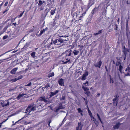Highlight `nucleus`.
<instances>
[{"instance_id": "1", "label": "nucleus", "mask_w": 130, "mask_h": 130, "mask_svg": "<svg viewBox=\"0 0 130 130\" xmlns=\"http://www.w3.org/2000/svg\"><path fill=\"white\" fill-rule=\"evenodd\" d=\"M65 57L64 59H66V61H63V62L64 64L67 63L68 62L70 61V59H68V57L69 56H70L71 55V50H67L65 51Z\"/></svg>"}, {"instance_id": "2", "label": "nucleus", "mask_w": 130, "mask_h": 130, "mask_svg": "<svg viewBox=\"0 0 130 130\" xmlns=\"http://www.w3.org/2000/svg\"><path fill=\"white\" fill-rule=\"evenodd\" d=\"M122 52L124 54L123 55V58L124 59V60H125L126 58L127 54L129 52V50L128 49L125 48L124 46L123 47Z\"/></svg>"}, {"instance_id": "3", "label": "nucleus", "mask_w": 130, "mask_h": 130, "mask_svg": "<svg viewBox=\"0 0 130 130\" xmlns=\"http://www.w3.org/2000/svg\"><path fill=\"white\" fill-rule=\"evenodd\" d=\"M114 97L115 98L113 99L112 100V101L113 102V104L117 106L118 103V98L119 97V96L117 94H116L114 96Z\"/></svg>"}, {"instance_id": "4", "label": "nucleus", "mask_w": 130, "mask_h": 130, "mask_svg": "<svg viewBox=\"0 0 130 130\" xmlns=\"http://www.w3.org/2000/svg\"><path fill=\"white\" fill-rule=\"evenodd\" d=\"M82 88L85 91V93L86 94L87 97H88L90 94V92L89 91V89L87 87H84L83 85Z\"/></svg>"}, {"instance_id": "5", "label": "nucleus", "mask_w": 130, "mask_h": 130, "mask_svg": "<svg viewBox=\"0 0 130 130\" xmlns=\"http://www.w3.org/2000/svg\"><path fill=\"white\" fill-rule=\"evenodd\" d=\"M35 2L36 4L38 3V7L41 6L43 5V3H46V2L45 1H42L41 0H35Z\"/></svg>"}, {"instance_id": "6", "label": "nucleus", "mask_w": 130, "mask_h": 130, "mask_svg": "<svg viewBox=\"0 0 130 130\" xmlns=\"http://www.w3.org/2000/svg\"><path fill=\"white\" fill-rule=\"evenodd\" d=\"M94 0H89L88 3V9L94 3Z\"/></svg>"}, {"instance_id": "7", "label": "nucleus", "mask_w": 130, "mask_h": 130, "mask_svg": "<svg viewBox=\"0 0 130 130\" xmlns=\"http://www.w3.org/2000/svg\"><path fill=\"white\" fill-rule=\"evenodd\" d=\"M58 82L60 85L61 86H64V79H63L61 78L58 80Z\"/></svg>"}, {"instance_id": "8", "label": "nucleus", "mask_w": 130, "mask_h": 130, "mask_svg": "<svg viewBox=\"0 0 130 130\" xmlns=\"http://www.w3.org/2000/svg\"><path fill=\"white\" fill-rule=\"evenodd\" d=\"M83 124L81 123V122H78V126L76 127V130H82V127L83 126Z\"/></svg>"}, {"instance_id": "9", "label": "nucleus", "mask_w": 130, "mask_h": 130, "mask_svg": "<svg viewBox=\"0 0 130 130\" xmlns=\"http://www.w3.org/2000/svg\"><path fill=\"white\" fill-rule=\"evenodd\" d=\"M102 62L101 60L98 61L96 63L94 64V66L96 67L100 68L102 64Z\"/></svg>"}, {"instance_id": "10", "label": "nucleus", "mask_w": 130, "mask_h": 130, "mask_svg": "<svg viewBox=\"0 0 130 130\" xmlns=\"http://www.w3.org/2000/svg\"><path fill=\"white\" fill-rule=\"evenodd\" d=\"M31 107L32 106H31V105L28 106L27 108L26 109L25 113H28V114L30 113L31 111H30L31 109V108H31Z\"/></svg>"}, {"instance_id": "11", "label": "nucleus", "mask_w": 130, "mask_h": 130, "mask_svg": "<svg viewBox=\"0 0 130 130\" xmlns=\"http://www.w3.org/2000/svg\"><path fill=\"white\" fill-rule=\"evenodd\" d=\"M59 91L57 90H56L55 91L53 92H51V94L50 95V97H52V96H53L54 95L56 94H57L58 92Z\"/></svg>"}, {"instance_id": "12", "label": "nucleus", "mask_w": 130, "mask_h": 130, "mask_svg": "<svg viewBox=\"0 0 130 130\" xmlns=\"http://www.w3.org/2000/svg\"><path fill=\"white\" fill-rule=\"evenodd\" d=\"M18 69V68H13L10 71V73L12 74H14Z\"/></svg>"}, {"instance_id": "13", "label": "nucleus", "mask_w": 130, "mask_h": 130, "mask_svg": "<svg viewBox=\"0 0 130 130\" xmlns=\"http://www.w3.org/2000/svg\"><path fill=\"white\" fill-rule=\"evenodd\" d=\"M88 112L89 115H90V117L91 118H92L93 119H94L95 120V118H94V117L92 115V114L90 110L88 108Z\"/></svg>"}, {"instance_id": "14", "label": "nucleus", "mask_w": 130, "mask_h": 130, "mask_svg": "<svg viewBox=\"0 0 130 130\" xmlns=\"http://www.w3.org/2000/svg\"><path fill=\"white\" fill-rule=\"evenodd\" d=\"M120 125V123H117L116 125L114 126L113 128L114 129H117L119 128Z\"/></svg>"}, {"instance_id": "15", "label": "nucleus", "mask_w": 130, "mask_h": 130, "mask_svg": "<svg viewBox=\"0 0 130 130\" xmlns=\"http://www.w3.org/2000/svg\"><path fill=\"white\" fill-rule=\"evenodd\" d=\"M39 99L40 100L43 101L45 102H47V101L46 100L44 96H43V97H40Z\"/></svg>"}, {"instance_id": "16", "label": "nucleus", "mask_w": 130, "mask_h": 130, "mask_svg": "<svg viewBox=\"0 0 130 130\" xmlns=\"http://www.w3.org/2000/svg\"><path fill=\"white\" fill-rule=\"evenodd\" d=\"M29 45L30 44L29 43H26L23 47V48L24 49H26L29 46Z\"/></svg>"}, {"instance_id": "17", "label": "nucleus", "mask_w": 130, "mask_h": 130, "mask_svg": "<svg viewBox=\"0 0 130 130\" xmlns=\"http://www.w3.org/2000/svg\"><path fill=\"white\" fill-rule=\"evenodd\" d=\"M25 95V94H21L20 93L19 95L17 96V98L18 99H20L21 97H23V95Z\"/></svg>"}, {"instance_id": "18", "label": "nucleus", "mask_w": 130, "mask_h": 130, "mask_svg": "<svg viewBox=\"0 0 130 130\" xmlns=\"http://www.w3.org/2000/svg\"><path fill=\"white\" fill-rule=\"evenodd\" d=\"M102 31H103V29H101L100 30L98 31V32H96L95 33L93 34V35L95 36L98 35L100 34H101V33H102Z\"/></svg>"}, {"instance_id": "19", "label": "nucleus", "mask_w": 130, "mask_h": 130, "mask_svg": "<svg viewBox=\"0 0 130 130\" xmlns=\"http://www.w3.org/2000/svg\"><path fill=\"white\" fill-rule=\"evenodd\" d=\"M6 102H7V103H5V102L3 103V104L2 105V106L3 107L9 105V103L8 101H7Z\"/></svg>"}, {"instance_id": "20", "label": "nucleus", "mask_w": 130, "mask_h": 130, "mask_svg": "<svg viewBox=\"0 0 130 130\" xmlns=\"http://www.w3.org/2000/svg\"><path fill=\"white\" fill-rule=\"evenodd\" d=\"M56 9V8H55L54 10H51L50 12L51 13L50 15H53L55 13Z\"/></svg>"}, {"instance_id": "21", "label": "nucleus", "mask_w": 130, "mask_h": 130, "mask_svg": "<svg viewBox=\"0 0 130 130\" xmlns=\"http://www.w3.org/2000/svg\"><path fill=\"white\" fill-rule=\"evenodd\" d=\"M57 19V18L56 17H55L54 19V21L52 25L53 26H55L56 25V24L57 23V22L56 21Z\"/></svg>"}, {"instance_id": "22", "label": "nucleus", "mask_w": 130, "mask_h": 130, "mask_svg": "<svg viewBox=\"0 0 130 130\" xmlns=\"http://www.w3.org/2000/svg\"><path fill=\"white\" fill-rule=\"evenodd\" d=\"M125 71L127 72H130V64L128 65Z\"/></svg>"}, {"instance_id": "23", "label": "nucleus", "mask_w": 130, "mask_h": 130, "mask_svg": "<svg viewBox=\"0 0 130 130\" xmlns=\"http://www.w3.org/2000/svg\"><path fill=\"white\" fill-rule=\"evenodd\" d=\"M58 40V42H59L61 43H62L64 42V41H66V40H62L60 38H59L57 39Z\"/></svg>"}, {"instance_id": "24", "label": "nucleus", "mask_w": 130, "mask_h": 130, "mask_svg": "<svg viewBox=\"0 0 130 130\" xmlns=\"http://www.w3.org/2000/svg\"><path fill=\"white\" fill-rule=\"evenodd\" d=\"M54 74L53 72L49 73L48 75V77L50 78L54 76Z\"/></svg>"}, {"instance_id": "25", "label": "nucleus", "mask_w": 130, "mask_h": 130, "mask_svg": "<svg viewBox=\"0 0 130 130\" xmlns=\"http://www.w3.org/2000/svg\"><path fill=\"white\" fill-rule=\"evenodd\" d=\"M48 13V11L46 12L45 11L44 12V13L43 14H42V16L43 17L45 18L46 16L47 15Z\"/></svg>"}, {"instance_id": "26", "label": "nucleus", "mask_w": 130, "mask_h": 130, "mask_svg": "<svg viewBox=\"0 0 130 130\" xmlns=\"http://www.w3.org/2000/svg\"><path fill=\"white\" fill-rule=\"evenodd\" d=\"M73 53L74 55H78V53H79V52L75 50L73 51Z\"/></svg>"}, {"instance_id": "27", "label": "nucleus", "mask_w": 130, "mask_h": 130, "mask_svg": "<svg viewBox=\"0 0 130 130\" xmlns=\"http://www.w3.org/2000/svg\"><path fill=\"white\" fill-rule=\"evenodd\" d=\"M57 42H58V40L57 39H56L54 41L53 40H52L51 44H55Z\"/></svg>"}, {"instance_id": "28", "label": "nucleus", "mask_w": 130, "mask_h": 130, "mask_svg": "<svg viewBox=\"0 0 130 130\" xmlns=\"http://www.w3.org/2000/svg\"><path fill=\"white\" fill-rule=\"evenodd\" d=\"M64 109V107L62 106V105L59 106L58 108L56 109V111H57L59 109Z\"/></svg>"}, {"instance_id": "29", "label": "nucleus", "mask_w": 130, "mask_h": 130, "mask_svg": "<svg viewBox=\"0 0 130 130\" xmlns=\"http://www.w3.org/2000/svg\"><path fill=\"white\" fill-rule=\"evenodd\" d=\"M119 70L121 73H122V72L124 73L123 72H122V70L123 68V67L121 65H120L119 66Z\"/></svg>"}, {"instance_id": "30", "label": "nucleus", "mask_w": 130, "mask_h": 130, "mask_svg": "<svg viewBox=\"0 0 130 130\" xmlns=\"http://www.w3.org/2000/svg\"><path fill=\"white\" fill-rule=\"evenodd\" d=\"M35 55L36 53L34 52H32L30 54L31 56L33 58H35Z\"/></svg>"}, {"instance_id": "31", "label": "nucleus", "mask_w": 130, "mask_h": 130, "mask_svg": "<svg viewBox=\"0 0 130 130\" xmlns=\"http://www.w3.org/2000/svg\"><path fill=\"white\" fill-rule=\"evenodd\" d=\"M31 106H32L31 108V110L30 111H32L34 110H36V107L35 106H33V105H31Z\"/></svg>"}, {"instance_id": "32", "label": "nucleus", "mask_w": 130, "mask_h": 130, "mask_svg": "<svg viewBox=\"0 0 130 130\" xmlns=\"http://www.w3.org/2000/svg\"><path fill=\"white\" fill-rule=\"evenodd\" d=\"M97 116L98 117L99 119L100 120L101 123H102V124H103V121H102V120L100 117L98 113H97Z\"/></svg>"}, {"instance_id": "33", "label": "nucleus", "mask_w": 130, "mask_h": 130, "mask_svg": "<svg viewBox=\"0 0 130 130\" xmlns=\"http://www.w3.org/2000/svg\"><path fill=\"white\" fill-rule=\"evenodd\" d=\"M45 31V29H44L43 30H41L40 32L39 35L38 36H41Z\"/></svg>"}, {"instance_id": "34", "label": "nucleus", "mask_w": 130, "mask_h": 130, "mask_svg": "<svg viewBox=\"0 0 130 130\" xmlns=\"http://www.w3.org/2000/svg\"><path fill=\"white\" fill-rule=\"evenodd\" d=\"M24 12L25 11H24L23 12H21L20 14L18 16V17L20 18L21 17L23 14Z\"/></svg>"}, {"instance_id": "35", "label": "nucleus", "mask_w": 130, "mask_h": 130, "mask_svg": "<svg viewBox=\"0 0 130 130\" xmlns=\"http://www.w3.org/2000/svg\"><path fill=\"white\" fill-rule=\"evenodd\" d=\"M86 76L85 74H84L82 76L81 79L83 80H84L86 79Z\"/></svg>"}, {"instance_id": "36", "label": "nucleus", "mask_w": 130, "mask_h": 130, "mask_svg": "<svg viewBox=\"0 0 130 130\" xmlns=\"http://www.w3.org/2000/svg\"><path fill=\"white\" fill-rule=\"evenodd\" d=\"M77 110L78 111V113H82L83 112V111L82 110L81 108H79L77 109Z\"/></svg>"}, {"instance_id": "37", "label": "nucleus", "mask_w": 130, "mask_h": 130, "mask_svg": "<svg viewBox=\"0 0 130 130\" xmlns=\"http://www.w3.org/2000/svg\"><path fill=\"white\" fill-rule=\"evenodd\" d=\"M82 98L84 99V100L85 101V104L86 105H87L88 103V101L87 100V99L86 98H84L83 97Z\"/></svg>"}, {"instance_id": "38", "label": "nucleus", "mask_w": 130, "mask_h": 130, "mask_svg": "<svg viewBox=\"0 0 130 130\" xmlns=\"http://www.w3.org/2000/svg\"><path fill=\"white\" fill-rule=\"evenodd\" d=\"M96 8V7H95L92 10V11L91 12V13L92 14V15L93 16V15L94 14V12L95 11V9Z\"/></svg>"}, {"instance_id": "39", "label": "nucleus", "mask_w": 130, "mask_h": 130, "mask_svg": "<svg viewBox=\"0 0 130 130\" xmlns=\"http://www.w3.org/2000/svg\"><path fill=\"white\" fill-rule=\"evenodd\" d=\"M121 64V63L119 60H117L116 62V65L117 66H118L119 64Z\"/></svg>"}, {"instance_id": "40", "label": "nucleus", "mask_w": 130, "mask_h": 130, "mask_svg": "<svg viewBox=\"0 0 130 130\" xmlns=\"http://www.w3.org/2000/svg\"><path fill=\"white\" fill-rule=\"evenodd\" d=\"M23 77V76L22 75H20L19 76L18 78H17V80L22 79Z\"/></svg>"}, {"instance_id": "41", "label": "nucleus", "mask_w": 130, "mask_h": 130, "mask_svg": "<svg viewBox=\"0 0 130 130\" xmlns=\"http://www.w3.org/2000/svg\"><path fill=\"white\" fill-rule=\"evenodd\" d=\"M17 80V78H15L14 79H12L10 81L14 82Z\"/></svg>"}, {"instance_id": "42", "label": "nucleus", "mask_w": 130, "mask_h": 130, "mask_svg": "<svg viewBox=\"0 0 130 130\" xmlns=\"http://www.w3.org/2000/svg\"><path fill=\"white\" fill-rule=\"evenodd\" d=\"M128 46L129 47H130V38L128 39Z\"/></svg>"}, {"instance_id": "43", "label": "nucleus", "mask_w": 130, "mask_h": 130, "mask_svg": "<svg viewBox=\"0 0 130 130\" xmlns=\"http://www.w3.org/2000/svg\"><path fill=\"white\" fill-rule=\"evenodd\" d=\"M8 10V8H7L3 12V14H4L5 13L7 12Z\"/></svg>"}, {"instance_id": "44", "label": "nucleus", "mask_w": 130, "mask_h": 130, "mask_svg": "<svg viewBox=\"0 0 130 130\" xmlns=\"http://www.w3.org/2000/svg\"><path fill=\"white\" fill-rule=\"evenodd\" d=\"M50 87V85L49 84V83H47L45 86V87H44L46 88H47Z\"/></svg>"}, {"instance_id": "45", "label": "nucleus", "mask_w": 130, "mask_h": 130, "mask_svg": "<svg viewBox=\"0 0 130 130\" xmlns=\"http://www.w3.org/2000/svg\"><path fill=\"white\" fill-rule=\"evenodd\" d=\"M16 88V87H15L13 88V89H10L9 90V91H13L15 90V89Z\"/></svg>"}, {"instance_id": "46", "label": "nucleus", "mask_w": 130, "mask_h": 130, "mask_svg": "<svg viewBox=\"0 0 130 130\" xmlns=\"http://www.w3.org/2000/svg\"><path fill=\"white\" fill-rule=\"evenodd\" d=\"M65 117L64 118V119L62 121V123H61V125H62L64 123V122L65 121H66V120H65Z\"/></svg>"}, {"instance_id": "47", "label": "nucleus", "mask_w": 130, "mask_h": 130, "mask_svg": "<svg viewBox=\"0 0 130 130\" xmlns=\"http://www.w3.org/2000/svg\"><path fill=\"white\" fill-rule=\"evenodd\" d=\"M8 36L7 35H5L3 37V39L4 40H5L6 39H7L8 38Z\"/></svg>"}, {"instance_id": "48", "label": "nucleus", "mask_w": 130, "mask_h": 130, "mask_svg": "<svg viewBox=\"0 0 130 130\" xmlns=\"http://www.w3.org/2000/svg\"><path fill=\"white\" fill-rule=\"evenodd\" d=\"M113 80L111 78H110V83H113Z\"/></svg>"}, {"instance_id": "49", "label": "nucleus", "mask_w": 130, "mask_h": 130, "mask_svg": "<svg viewBox=\"0 0 130 130\" xmlns=\"http://www.w3.org/2000/svg\"><path fill=\"white\" fill-rule=\"evenodd\" d=\"M88 9H86L85 11L84 12V13H82V15L83 16L86 13V11H87Z\"/></svg>"}, {"instance_id": "50", "label": "nucleus", "mask_w": 130, "mask_h": 130, "mask_svg": "<svg viewBox=\"0 0 130 130\" xmlns=\"http://www.w3.org/2000/svg\"><path fill=\"white\" fill-rule=\"evenodd\" d=\"M8 1L6 2L5 4H4V6L5 7V6H6L7 5H8Z\"/></svg>"}, {"instance_id": "51", "label": "nucleus", "mask_w": 130, "mask_h": 130, "mask_svg": "<svg viewBox=\"0 0 130 130\" xmlns=\"http://www.w3.org/2000/svg\"><path fill=\"white\" fill-rule=\"evenodd\" d=\"M17 25V24L16 22L15 23H13L11 24V26L14 25L15 26H16Z\"/></svg>"}, {"instance_id": "52", "label": "nucleus", "mask_w": 130, "mask_h": 130, "mask_svg": "<svg viewBox=\"0 0 130 130\" xmlns=\"http://www.w3.org/2000/svg\"><path fill=\"white\" fill-rule=\"evenodd\" d=\"M16 18H14L13 19H12L11 20V22H14L15 21V20Z\"/></svg>"}, {"instance_id": "53", "label": "nucleus", "mask_w": 130, "mask_h": 130, "mask_svg": "<svg viewBox=\"0 0 130 130\" xmlns=\"http://www.w3.org/2000/svg\"><path fill=\"white\" fill-rule=\"evenodd\" d=\"M88 71H87L86 72L85 74H85V75L86 76L88 75Z\"/></svg>"}, {"instance_id": "54", "label": "nucleus", "mask_w": 130, "mask_h": 130, "mask_svg": "<svg viewBox=\"0 0 130 130\" xmlns=\"http://www.w3.org/2000/svg\"><path fill=\"white\" fill-rule=\"evenodd\" d=\"M31 82H29L28 84L27 85V86H31Z\"/></svg>"}, {"instance_id": "55", "label": "nucleus", "mask_w": 130, "mask_h": 130, "mask_svg": "<svg viewBox=\"0 0 130 130\" xmlns=\"http://www.w3.org/2000/svg\"><path fill=\"white\" fill-rule=\"evenodd\" d=\"M65 99V96H62L61 98V100H64Z\"/></svg>"}, {"instance_id": "56", "label": "nucleus", "mask_w": 130, "mask_h": 130, "mask_svg": "<svg viewBox=\"0 0 130 130\" xmlns=\"http://www.w3.org/2000/svg\"><path fill=\"white\" fill-rule=\"evenodd\" d=\"M116 26V28L115 30H118V25L117 24L115 25Z\"/></svg>"}, {"instance_id": "57", "label": "nucleus", "mask_w": 130, "mask_h": 130, "mask_svg": "<svg viewBox=\"0 0 130 130\" xmlns=\"http://www.w3.org/2000/svg\"><path fill=\"white\" fill-rule=\"evenodd\" d=\"M88 84V82L87 81H86L85 83H83V85H85L86 84Z\"/></svg>"}, {"instance_id": "58", "label": "nucleus", "mask_w": 130, "mask_h": 130, "mask_svg": "<svg viewBox=\"0 0 130 130\" xmlns=\"http://www.w3.org/2000/svg\"><path fill=\"white\" fill-rule=\"evenodd\" d=\"M125 76H128L129 75V72H127V73L126 74H125Z\"/></svg>"}, {"instance_id": "59", "label": "nucleus", "mask_w": 130, "mask_h": 130, "mask_svg": "<svg viewBox=\"0 0 130 130\" xmlns=\"http://www.w3.org/2000/svg\"><path fill=\"white\" fill-rule=\"evenodd\" d=\"M7 27L6 26L3 29V30L4 31H5L7 29Z\"/></svg>"}, {"instance_id": "60", "label": "nucleus", "mask_w": 130, "mask_h": 130, "mask_svg": "<svg viewBox=\"0 0 130 130\" xmlns=\"http://www.w3.org/2000/svg\"><path fill=\"white\" fill-rule=\"evenodd\" d=\"M4 4V2H2V3L0 5V8H1V7Z\"/></svg>"}, {"instance_id": "61", "label": "nucleus", "mask_w": 130, "mask_h": 130, "mask_svg": "<svg viewBox=\"0 0 130 130\" xmlns=\"http://www.w3.org/2000/svg\"><path fill=\"white\" fill-rule=\"evenodd\" d=\"M105 69H106V71L107 72H108V70L107 69V66H105Z\"/></svg>"}, {"instance_id": "62", "label": "nucleus", "mask_w": 130, "mask_h": 130, "mask_svg": "<svg viewBox=\"0 0 130 130\" xmlns=\"http://www.w3.org/2000/svg\"><path fill=\"white\" fill-rule=\"evenodd\" d=\"M100 93H98L97 95H96V97H98L99 96H100Z\"/></svg>"}, {"instance_id": "63", "label": "nucleus", "mask_w": 130, "mask_h": 130, "mask_svg": "<svg viewBox=\"0 0 130 130\" xmlns=\"http://www.w3.org/2000/svg\"><path fill=\"white\" fill-rule=\"evenodd\" d=\"M83 16H80L79 17V20H81V19L83 17Z\"/></svg>"}, {"instance_id": "64", "label": "nucleus", "mask_w": 130, "mask_h": 130, "mask_svg": "<svg viewBox=\"0 0 130 130\" xmlns=\"http://www.w3.org/2000/svg\"><path fill=\"white\" fill-rule=\"evenodd\" d=\"M119 21H120V18H119L117 20V22H118V24H119Z\"/></svg>"}]
</instances>
